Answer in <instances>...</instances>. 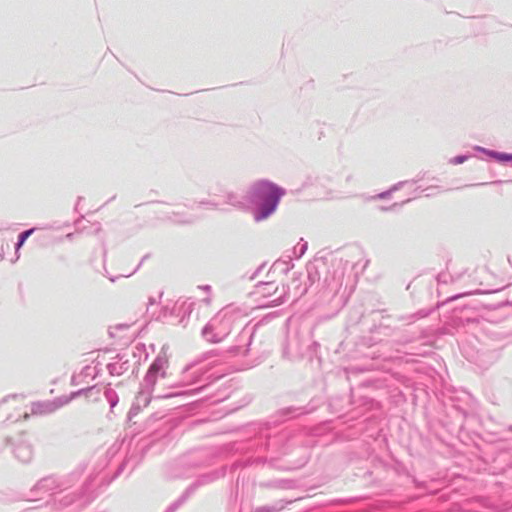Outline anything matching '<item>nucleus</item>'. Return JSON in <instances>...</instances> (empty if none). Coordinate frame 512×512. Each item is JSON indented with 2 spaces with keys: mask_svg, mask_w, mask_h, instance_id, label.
<instances>
[{
  "mask_svg": "<svg viewBox=\"0 0 512 512\" xmlns=\"http://www.w3.org/2000/svg\"><path fill=\"white\" fill-rule=\"evenodd\" d=\"M494 157L500 161H511L512 154L495 153Z\"/></svg>",
  "mask_w": 512,
  "mask_h": 512,
  "instance_id": "nucleus-3",
  "label": "nucleus"
},
{
  "mask_svg": "<svg viewBox=\"0 0 512 512\" xmlns=\"http://www.w3.org/2000/svg\"><path fill=\"white\" fill-rule=\"evenodd\" d=\"M33 233V230L30 229V230H27L23 233H21L19 235V242H18V247L22 246L24 244V242L26 241V239Z\"/></svg>",
  "mask_w": 512,
  "mask_h": 512,
  "instance_id": "nucleus-2",
  "label": "nucleus"
},
{
  "mask_svg": "<svg viewBox=\"0 0 512 512\" xmlns=\"http://www.w3.org/2000/svg\"><path fill=\"white\" fill-rule=\"evenodd\" d=\"M258 189L261 195L266 197L270 204V208L263 213L262 217L265 218L275 210L279 199L284 195V191L269 182H261Z\"/></svg>",
  "mask_w": 512,
  "mask_h": 512,
  "instance_id": "nucleus-1",
  "label": "nucleus"
},
{
  "mask_svg": "<svg viewBox=\"0 0 512 512\" xmlns=\"http://www.w3.org/2000/svg\"><path fill=\"white\" fill-rule=\"evenodd\" d=\"M464 160L465 159L463 157H458L455 159V163H462V162H464Z\"/></svg>",
  "mask_w": 512,
  "mask_h": 512,
  "instance_id": "nucleus-4",
  "label": "nucleus"
}]
</instances>
